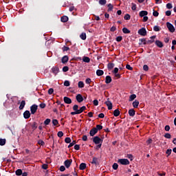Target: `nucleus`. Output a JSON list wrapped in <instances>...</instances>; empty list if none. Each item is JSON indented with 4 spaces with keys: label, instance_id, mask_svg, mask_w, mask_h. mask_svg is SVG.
Returning <instances> with one entry per match:
<instances>
[{
    "label": "nucleus",
    "instance_id": "f257e3e1",
    "mask_svg": "<svg viewBox=\"0 0 176 176\" xmlns=\"http://www.w3.org/2000/svg\"><path fill=\"white\" fill-rule=\"evenodd\" d=\"M73 110L74 111H72L70 113V115H79L83 112V111H86V107L82 106L79 109V106L78 104H74L73 107Z\"/></svg>",
    "mask_w": 176,
    "mask_h": 176
},
{
    "label": "nucleus",
    "instance_id": "f03ea898",
    "mask_svg": "<svg viewBox=\"0 0 176 176\" xmlns=\"http://www.w3.org/2000/svg\"><path fill=\"white\" fill-rule=\"evenodd\" d=\"M93 142H94V144H96V145H98L100 144V145H98V146H99V148H101V144H102V140L101 138H100V137L95 136L93 138Z\"/></svg>",
    "mask_w": 176,
    "mask_h": 176
},
{
    "label": "nucleus",
    "instance_id": "7ed1b4c3",
    "mask_svg": "<svg viewBox=\"0 0 176 176\" xmlns=\"http://www.w3.org/2000/svg\"><path fill=\"white\" fill-rule=\"evenodd\" d=\"M118 163L122 164V166H128V164H130V161L127 159H119Z\"/></svg>",
    "mask_w": 176,
    "mask_h": 176
},
{
    "label": "nucleus",
    "instance_id": "20e7f679",
    "mask_svg": "<svg viewBox=\"0 0 176 176\" xmlns=\"http://www.w3.org/2000/svg\"><path fill=\"white\" fill-rule=\"evenodd\" d=\"M166 27L168 30L170 31V32H175V28H174V25L171 24L170 22L166 23Z\"/></svg>",
    "mask_w": 176,
    "mask_h": 176
},
{
    "label": "nucleus",
    "instance_id": "39448f33",
    "mask_svg": "<svg viewBox=\"0 0 176 176\" xmlns=\"http://www.w3.org/2000/svg\"><path fill=\"white\" fill-rule=\"evenodd\" d=\"M36 111H38V105L33 104L30 107V112H31L32 115H34L36 113Z\"/></svg>",
    "mask_w": 176,
    "mask_h": 176
},
{
    "label": "nucleus",
    "instance_id": "423d86ee",
    "mask_svg": "<svg viewBox=\"0 0 176 176\" xmlns=\"http://www.w3.org/2000/svg\"><path fill=\"white\" fill-rule=\"evenodd\" d=\"M138 33L142 36H146V30L144 28H142L138 30Z\"/></svg>",
    "mask_w": 176,
    "mask_h": 176
},
{
    "label": "nucleus",
    "instance_id": "0eeeda50",
    "mask_svg": "<svg viewBox=\"0 0 176 176\" xmlns=\"http://www.w3.org/2000/svg\"><path fill=\"white\" fill-rule=\"evenodd\" d=\"M76 100L78 102H83V96L80 94H78L76 96Z\"/></svg>",
    "mask_w": 176,
    "mask_h": 176
},
{
    "label": "nucleus",
    "instance_id": "6e6552de",
    "mask_svg": "<svg viewBox=\"0 0 176 176\" xmlns=\"http://www.w3.org/2000/svg\"><path fill=\"white\" fill-rule=\"evenodd\" d=\"M91 163V164H95V166H98L100 164V161L98 160V158L94 157Z\"/></svg>",
    "mask_w": 176,
    "mask_h": 176
},
{
    "label": "nucleus",
    "instance_id": "1a4fd4ad",
    "mask_svg": "<svg viewBox=\"0 0 176 176\" xmlns=\"http://www.w3.org/2000/svg\"><path fill=\"white\" fill-rule=\"evenodd\" d=\"M23 118L25 119H30V118H31V113H30V111L26 110L24 113H23Z\"/></svg>",
    "mask_w": 176,
    "mask_h": 176
},
{
    "label": "nucleus",
    "instance_id": "9d476101",
    "mask_svg": "<svg viewBox=\"0 0 176 176\" xmlns=\"http://www.w3.org/2000/svg\"><path fill=\"white\" fill-rule=\"evenodd\" d=\"M97 133H98V131H97V129L93 128L89 131V135H91V137H94V135H96V134H97Z\"/></svg>",
    "mask_w": 176,
    "mask_h": 176
},
{
    "label": "nucleus",
    "instance_id": "9b49d317",
    "mask_svg": "<svg viewBox=\"0 0 176 176\" xmlns=\"http://www.w3.org/2000/svg\"><path fill=\"white\" fill-rule=\"evenodd\" d=\"M52 72L54 74V75H57L60 72V69L57 66H54L52 68Z\"/></svg>",
    "mask_w": 176,
    "mask_h": 176
},
{
    "label": "nucleus",
    "instance_id": "f8f14e48",
    "mask_svg": "<svg viewBox=\"0 0 176 176\" xmlns=\"http://www.w3.org/2000/svg\"><path fill=\"white\" fill-rule=\"evenodd\" d=\"M63 100H64V102H65V104H72V100H71V98L67 96H65L63 98Z\"/></svg>",
    "mask_w": 176,
    "mask_h": 176
},
{
    "label": "nucleus",
    "instance_id": "ddd939ff",
    "mask_svg": "<svg viewBox=\"0 0 176 176\" xmlns=\"http://www.w3.org/2000/svg\"><path fill=\"white\" fill-rule=\"evenodd\" d=\"M105 104L107 105V107H108V109L111 110L112 109V102H111V101H109V99H108L106 102Z\"/></svg>",
    "mask_w": 176,
    "mask_h": 176
},
{
    "label": "nucleus",
    "instance_id": "4468645a",
    "mask_svg": "<svg viewBox=\"0 0 176 176\" xmlns=\"http://www.w3.org/2000/svg\"><path fill=\"white\" fill-rule=\"evenodd\" d=\"M140 17H144L148 16V12L145 10L140 11L139 13Z\"/></svg>",
    "mask_w": 176,
    "mask_h": 176
},
{
    "label": "nucleus",
    "instance_id": "2eb2a0df",
    "mask_svg": "<svg viewBox=\"0 0 176 176\" xmlns=\"http://www.w3.org/2000/svg\"><path fill=\"white\" fill-rule=\"evenodd\" d=\"M111 82H112V78H111L110 76H107L105 78V83L109 85V83H111Z\"/></svg>",
    "mask_w": 176,
    "mask_h": 176
},
{
    "label": "nucleus",
    "instance_id": "dca6fc26",
    "mask_svg": "<svg viewBox=\"0 0 176 176\" xmlns=\"http://www.w3.org/2000/svg\"><path fill=\"white\" fill-rule=\"evenodd\" d=\"M71 163H72L71 161L68 160L65 161V166L66 168H69V167L71 166Z\"/></svg>",
    "mask_w": 176,
    "mask_h": 176
},
{
    "label": "nucleus",
    "instance_id": "f3484780",
    "mask_svg": "<svg viewBox=\"0 0 176 176\" xmlns=\"http://www.w3.org/2000/svg\"><path fill=\"white\" fill-rule=\"evenodd\" d=\"M119 115H120V111H119V109H117L113 111V116H116V118H118Z\"/></svg>",
    "mask_w": 176,
    "mask_h": 176
},
{
    "label": "nucleus",
    "instance_id": "a211bd4d",
    "mask_svg": "<svg viewBox=\"0 0 176 176\" xmlns=\"http://www.w3.org/2000/svg\"><path fill=\"white\" fill-rule=\"evenodd\" d=\"M155 45L158 47H163V43H162V41L157 40L155 41Z\"/></svg>",
    "mask_w": 176,
    "mask_h": 176
},
{
    "label": "nucleus",
    "instance_id": "6ab92c4d",
    "mask_svg": "<svg viewBox=\"0 0 176 176\" xmlns=\"http://www.w3.org/2000/svg\"><path fill=\"white\" fill-rule=\"evenodd\" d=\"M24 107H25V100H22L19 106V109H24Z\"/></svg>",
    "mask_w": 176,
    "mask_h": 176
},
{
    "label": "nucleus",
    "instance_id": "aec40b11",
    "mask_svg": "<svg viewBox=\"0 0 176 176\" xmlns=\"http://www.w3.org/2000/svg\"><path fill=\"white\" fill-rule=\"evenodd\" d=\"M96 75L98 76H102V75H104V71L101 70V69H98L96 71Z\"/></svg>",
    "mask_w": 176,
    "mask_h": 176
},
{
    "label": "nucleus",
    "instance_id": "412c9836",
    "mask_svg": "<svg viewBox=\"0 0 176 176\" xmlns=\"http://www.w3.org/2000/svg\"><path fill=\"white\" fill-rule=\"evenodd\" d=\"M68 56H64L63 58H62V63L63 64H65V63H68Z\"/></svg>",
    "mask_w": 176,
    "mask_h": 176
},
{
    "label": "nucleus",
    "instance_id": "4be33fe9",
    "mask_svg": "<svg viewBox=\"0 0 176 176\" xmlns=\"http://www.w3.org/2000/svg\"><path fill=\"white\" fill-rule=\"evenodd\" d=\"M138 105H140V102L138 100H136L133 102V108H138Z\"/></svg>",
    "mask_w": 176,
    "mask_h": 176
},
{
    "label": "nucleus",
    "instance_id": "5701e85b",
    "mask_svg": "<svg viewBox=\"0 0 176 176\" xmlns=\"http://www.w3.org/2000/svg\"><path fill=\"white\" fill-rule=\"evenodd\" d=\"M129 116H134L135 115V111H134V109H129Z\"/></svg>",
    "mask_w": 176,
    "mask_h": 176
},
{
    "label": "nucleus",
    "instance_id": "b1692460",
    "mask_svg": "<svg viewBox=\"0 0 176 176\" xmlns=\"http://www.w3.org/2000/svg\"><path fill=\"white\" fill-rule=\"evenodd\" d=\"M60 20H61L62 23H67V21H68V16H63L60 18Z\"/></svg>",
    "mask_w": 176,
    "mask_h": 176
},
{
    "label": "nucleus",
    "instance_id": "393cba45",
    "mask_svg": "<svg viewBox=\"0 0 176 176\" xmlns=\"http://www.w3.org/2000/svg\"><path fill=\"white\" fill-rule=\"evenodd\" d=\"M135 98H137V95L135 94H132L129 96V101H134V100H135Z\"/></svg>",
    "mask_w": 176,
    "mask_h": 176
},
{
    "label": "nucleus",
    "instance_id": "a878e982",
    "mask_svg": "<svg viewBox=\"0 0 176 176\" xmlns=\"http://www.w3.org/2000/svg\"><path fill=\"white\" fill-rule=\"evenodd\" d=\"M78 86L79 89H83V87H85V83L83 82V81H79L78 83Z\"/></svg>",
    "mask_w": 176,
    "mask_h": 176
},
{
    "label": "nucleus",
    "instance_id": "bb28decb",
    "mask_svg": "<svg viewBox=\"0 0 176 176\" xmlns=\"http://www.w3.org/2000/svg\"><path fill=\"white\" fill-rule=\"evenodd\" d=\"M82 61L84 63H90V58L87 57V56H84L82 58Z\"/></svg>",
    "mask_w": 176,
    "mask_h": 176
},
{
    "label": "nucleus",
    "instance_id": "cd10ccee",
    "mask_svg": "<svg viewBox=\"0 0 176 176\" xmlns=\"http://www.w3.org/2000/svg\"><path fill=\"white\" fill-rule=\"evenodd\" d=\"M80 39H82V41H86V33L82 32V33L80 35Z\"/></svg>",
    "mask_w": 176,
    "mask_h": 176
},
{
    "label": "nucleus",
    "instance_id": "c85d7f7f",
    "mask_svg": "<svg viewBox=\"0 0 176 176\" xmlns=\"http://www.w3.org/2000/svg\"><path fill=\"white\" fill-rule=\"evenodd\" d=\"M15 174H16V175H18V176L22 175V174H23V170H22L21 169H17V170H16V172H15Z\"/></svg>",
    "mask_w": 176,
    "mask_h": 176
},
{
    "label": "nucleus",
    "instance_id": "c756f323",
    "mask_svg": "<svg viewBox=\"0 0 176 176\" xmlns=\"http://www.w3.org/2000/svg\"><path fill=\"white\" fill-rule=\"evenodd\" d=\"M80 170H85L86 168V164L81 163L79 166Z\"/></svg>",
    "mask_w": 176,
    "mask_h": 176
},
{
    "label": "nucleus",
    "instance_id": "7c9ffc66",
    "mask_svg": "<svg viewBox=\"0 0 176 176\" xmlns=\"http://www.w3.org/2000/svg\"><path fill=\"white\" fill-rule=\"evenodd\" d=\"M140 42L139 45H146V39L145 38L140 39Z\"/></svg>",
    "mask_w": 176,
    "mask_h": 176
},
{
    "label": "nucleus",
    "instance_id": "2f4dec72",
    "mask_svg": "<svg viewBox=\"0 0 176 176\" xmlns=\"http://www.w3.org/2000/svg\"><path fill=\"white\" fill-rule=\"evenodd\" d=\"M6 144V139H0V145L1 146H3Z\"/></svg>",
    "mask_w": 176,
    "mask_h": 176
},
{
    "label": "nucleus",
    "instance_id": "473e14b6",
    "mask_svg": "<svg viewBox=\"0 0 176 176\" xmlns=\"http://www.w3.org/2000/svg\"><path fill=\"white\" fill-rule=\"evenodd\" d=\"M122 32L124 34H130V30L129 29H127L126 28H123Z\"/></svg>",
    "mask_w": 176,
    "mask_h": 176
},
{
    "label": "nucleus",
    "instance_id": "72a5a7b5",
    "mask_svg": "<svg viewBox=\"0 0 176 176\" xmlns=\"http://www.w3.org/2000/svg\"><path fill=\"white\" fill-rule=\"evenodd\" d=\"M50 122H52V120L50 118H47L45 121H44V124L45 126H47L50 124Z\"/></svg>",
    "mask_w": 176,
    "mask_h": 176
},
{
    "label": "nucleus",
    "instance_id": "f704fd0d",
    "mask_svg": "<svg viewBox=\"0 0 176 176\" xmlns=\"http://www.w3.org/2000/svg\"><path fill=\"white\" fill-rule=\"evenodd\" d=\"M156 38V36H152L151 37V39L148 40V43H153L155 42V38Z\"/></svg>",
    "mask_w": 176,
    "mask_h": 176
},
{
    "label": "nucleus",
    "instance_id": "c9c22d12",
    "mask_svg": "<svg viewBox=\"0 0 176 176\" xmlns=\"http://www.w3.org/2000/svg\"><path fill=\"white\" fill-rule=\"evenodd\" d=\"M113 67H115V64H113V63H109L107 65L108 69H112L113 68Z\"/></svg>",
    "mask_w": 176,
    "mask_h": 176
},
{
    "label": "nucleus",
    "instance_id": "e433bc0d",
    "mask_svg": "<svg viewBox=\"0 0 176 176\" xmlns=\"http://www.w3.org/2000/svg\"><path fill=\"white\" fill-rule=\"evenodd\" d=\"M68 71H69V67H68V66H64L63 67V72H68Z\"/></svg>",
    "mask_w": 176,
    "mask_h": 176
},
{
    "label": "nucleus",
    "instance_id": "4c0bfd02",
    "mask_svg": "<svg viewBox=\"0 0 176 176\" xmlns=\"http://www.w3.org/2000/svg\"><path fill=\"white\" fill-rule=\"evenodd\" d=\"M131 6H132V7H131L132 10H137V5L135 3H132Z\"/></svg>",
    "mask_w": 176,
    "mask_h": 176
},
{
    "label": "nucleus",
    "instance_id": "58836bf2",
    "mask_svg": "<svg viewBox=\"0 0 176 176\" xmlns=\"http://www.w3.org/2000/svg\"><path fill=\"white\" fill-rule=\"evenodd\" d=\"M124 20H130V19H131V16H130V14H126L124 15Z\"/></svg>",
    "mask_w": 176,
    "mask_h": 176
},
{
    "label": "nucleus",
    "instance_id": "ea45409f",
    "mask_svg": "<svg viewBox=\"0 0 176 176\" xmlns=\"http://www.w3.org/2000/svg\"><path fill=\"white\" fill-rule=\"evenodd\" d=\"M75 144H76V141L74 140L72 142H70V144L68 146V148H71L72 146H74V145H75Z\"/></svg>",
    "mask_w": 176,
    "mask_h": 176
},
{
    "label": "nucleus",
    "instance_id": "a19ab883",
    "mask_svg": "<svg viewBox=\"0 0 176 176\" xmlns=\"http://www.w3.org/2000/svg\"><path fill=\"white\" fill-rule=\"evenodd\" d=\"M65 142H66V144H71V138H66L65 139Z\"/></svg>",
    "mask_w": 176,
    "mask_h": 176
},
{
    "label": "nucleus",
    "instance_id": "79ce46f5",
    "mask_svg": "<svg viewBox=\"0 0 176 176\" xmlns=\"http://www.w3.org/2000/svg\"><path fill=\"white\" fill-rule=\"evenodd\" d=\"M99 3H100V5H106L107 4V0H100Z\"/></svg>",
    "mask_w": 176,
    "mask_h": 176
},
{
    "label": "nucleus",
    "instance_id": "37998d69",
    "mask_svg": "<svg viewBox=\"0 0 176 176\" xmlns=\"http://www.w3.org/2000/svg\"><path fill=\"white\" fill-rule=\"evenodd\" d=\"M153 30H154V31L157 32L158 31H160V28H159V26H157V25H155L153 27Z\"/></svg>",
    "mask_w": 176,
    "mask_h": 176
},
{
    "label": "nucleus",
    "instance_id": "c03bdc74",
    "mask_svg": "<svg viewBox=\"0 0 176 176\" xmlns=\"http://www.w3.org/2000/svg\"><path fill=\"white\" fill-rule=\"evenodd\" d=\"M108 8H109L108 11L111 12L113 9V6H112V4H111V3H109L108 5Z\"/></svg>",
    "mask_w": 176,
    "mask_h": 176
},
{
    "label": "nucleus",
    "instance_id": "a18cd8bd",
    "mask_svg": "<svg viewBox=\"0 0 176 176\" xmlns=\"http://www.w3.org/2000/svg\"><path fill=\"white\" fill-rule=\"evenodd\" d=\"M58 137H59V138H61V137H63V135H64V133H63V131H58L57 133Z\"/></svg>",
    "mask_w": 176,
    "mask_h": 176
},
{
    "label": "nucleus",
    "instance_id": "49530a36",
    "mask_svg": "<svg viewBox=\"0 0 176 176\" xmlns=\"http://www.w3.org/2000/svg\"><path fill=\"white\" fill-rule=\"evenodd\" d=\"M38 145H41V146H43L45 145V142H43V140H38Z\"/></svg>",
    "mask_w": 176,
    "mask_h": 176
},
{
    "label": "nucleus",
    "instance_id": "de8ad7c7",
    "mask_svg": "<svg viewBox=\"0 0 176 176\" xmlns=\"http://www.w3.org/2000/svg\"><path fill=\"white\" fill-rule=\"evenodd\" d=\"M118 167H119V165H118L117 163H114V164H113V170H116L117 168H118Z\"/></svg>",
    "mask_w": 176,
    "mask_h": 176
},
{
    "label": "nucleus",
    "instance_id": "09e8293b",
    "mask_svg": "<svg viewBox=\"0 0 176 176\" xmlns=\"http://www.w3.org/2000/svg\"><path fill=\"white\" fill-rule=\"evenodd\" d=\"M153 16H154V17H157V16H159V12L154 10L153 12Z\"/></svg>",
    "mask_w": 176,
    "mask_h": 176
},
{
    "label": "nucleus",
    "instance_id": "8fccbe9b",
    "mask_svg": "<svg viewBox=\"0 0 176 176\" xmlns=\"http://www.w3.org/2000/svg\"><path fill=\"white\" fill-rule=\"evenodd\" d=\"M171 152H173L171 149H167L166 153L168 155V156H170V155H171Z\"/></svg>",
    "mask_w": 176,
    "mask_h": 176
},
{
    "label": "nucleus",
    "instance_id": "3c124183",
    "mask_svg": "<svg viewBox=\"0 0 176 176\" xmlns=\"http://www.w3.org/2000/svg\"><path fill=\"white\" fill-rule=\"evenodd\" d=\"M167 9H173V4L168 3L166 4Z\"/></svg>",
    "mask_w": 176,
    "mask_h": 176
},
{
    "label": "nucleus",
    "instance_id": "603ef678",
    "mask_svg": "<svg viewBox=\"0 0 176 176\" xmlns=\"http://www.w3.org/2000/svg\"><path fill=\"white\" fill-rule=\"evenodd\" d=\"M96 129H97V131H98V130H102V126L100 125V124L96 125Z\"/></svg>",
    "mask_w": 176,
    "mask_h": 176
},
{
    "label": "nucleus",
    "instance_id": "864d4df0",
    "mask_svg": "<svg viewBox=\"0 0 176 176\" xmlns=\"http://www.w3.org/2000/svg\"><path fill=\"white\" fill-rule=\"evenodd\" d=\"M52 124H54V126H57V124H58V121L57 120H53Z\"/></svg>",
    "mask_w": 176,
    "mask_h": 176
},
{
    "label": "nucleus",
    "instance_id": "5fc2aeb1",
    "mask_svg": "<svg viewBox=\"0 0 176 176\" xmlns=\"http://www.w3.org/2000/svg\"><path fill=\"white\" fill-rule=\"evenodd\" d=\"M74 149H75L76 151H79V149H80V146L79 144H76V145L74 146Z\"/></svg>",
    "mask_w": 176,
    "mask_h": 176
},
{
    "label": "nucleus",
    "instance_id": "6e6d98bb",
    "mask_svg": "<svg viewBox=\"0 0 176 176\" xmlns=\"http://www.w3.org/2000/svg\"><path fill=\"white\" fill-rule=\"evenodd\" d=\"M143 69H144V71H148L149 70V67H148L147 65H144L143 66Z\"/></svg>",
    "mask_w": 176,
    "mask_h": 176
},
{
    "label": "nucleus",
    "instance_id": "4d7b16f0",
    "mask_svg": "<svg viewBox=\"0 0 176 176\" xmlns=\"http://www.w3.org/2000/svg\"><path fill=\"white\" fill-rule=\"evenodd\" d=\"M123 39V38L120 36L116 37L117 42H121V41Z\"/></svg>",
    "mask_w": 176,
    "mask_h": 176
},
{
    "label": "nucleus",
    "instance_id": "13d9d810",
    "mask_svg": "<svg viewBox=\"0 0 176 176\" xmlns=\"http://www.w3.org/2000/svg\"><path fill=\"white\" fill-rule=\"evenodd\" d=\"M85 83H87V85H90V83H91V79L90 78H87L85 80Z\"/></svg>",
    "mask_w": 176,
    "mask_h": 176
},
{
    "label": "nucleus",
    "instance_id": "bf43d9fd",
    "mask_svg": "<svg viewBox=\"0 0 176 176\" xmlns=\"http://www.w3.org/2000/svg\"><path fill=\"white\" fill-rule=\"evenodd\" d=\"M126 69H129V71H133V68L131 67V66L130 65H126Z\"/></svg>",
    "mask_w": 176,
    "mask_h": 176
},
{
    "label": "nucleus",
    "instance_id": "052dcab7",
    "mask_svg": "<svg viewBox=\"0 0 176 176\" xmlns=\"http://www.w3.org/2000/svg\"><path fill=\"white\" fill-rule=\"evenodd\" d=\"M164 137H165V138L170 139V138H171V135L170 133H166L164 135Z\"/></svg>",
    "mask_w": 176,
    "mask_h": 176
},
{
    "label": "nucleus",
    "instance_id": "680f3d73",
    "mask_svg": "<svg viewBox=\"0 0 176 176\" xmlns=\"http://www.w3.org/2000/svg\"><path fill=\"white\" fill-rule=\"evenodd\" d=\"M153 140H152L151 138H149L147 141H146V144L147 145H150V144H152Z\"/></svg>",
    "mask_w": 176,
    "mask_h": 176
},
{
    "label": "nucleus",
    "instance_id": "e2e57ef3",
    "mask_svg": "<svg viewBox=\"0 0 176 176\" xmlns=\"http://www.w3.org/2000/svg\"><path fill=\"white\" fill-rule=\"evenodd\" d=\"M64 86H66L67 87H68L69 86V82L68 80H65L64 82Z\"/></svg>",
    "mask_w": 176,
    "mask_h": 176
},
{
    "label": "nucleus",
    "instance_id": "0e129e2a",
    "mask_svg": "<svg viewBox=\"0 0 176 176\" xmlns=\"http://www.w3.org/2000/svg\"><path fill=\"white\" fill-rule=\"evenodd\" d=\"M54 92V89H53V88H50L49 90H48V94H52V93Z\"/></svg>",
    "mask_w": 176,
    "mask_h": 176
},
{
    "label": "nucleus",
    "instance_id": "69168bd1",
    "mask_svg": "<svg viewBox=\"0 0 176 176\" xmlns=\"http://www.w3.org/2000/svg\"><path fill=\"white\" fill-rule=\"evenodd\" d=\"M42 168H43V170H47V164H43L42 165Z\"/></svg>",
    "mask_w": 176,
    "mask_h": 176
},
{
    "label": "nucleus",
    "instance_id": "338daca9",
    "mask_svg": "<svg viewBox=\"0 0 176 176\" xmlns=\"http://www.w3.org/2000/svg\"><path fill=\"white\" fill-rule=\"evenodd\" d=\"M60 171H61V172L65 171V166H61L60 167Z\"/></svg>",
    "mask_w": 176,
    "mask_h": 176
},
{
    "label": "nucleus",
    "instance_id": "774afa93",
    "mask_svg": "<svg viewBox=\"0 0 176 176\" xmlns=\"http://www.w3.org/2000/svg\"><path fill=\"white\" fill-rule=\"evenodd\" d=\"M93 102H94V105H95L96 107H97V105H98V100H94Z\"/></svg>",
    "mask_w": 176,
    "mask_h": 176
}]
</instances>
